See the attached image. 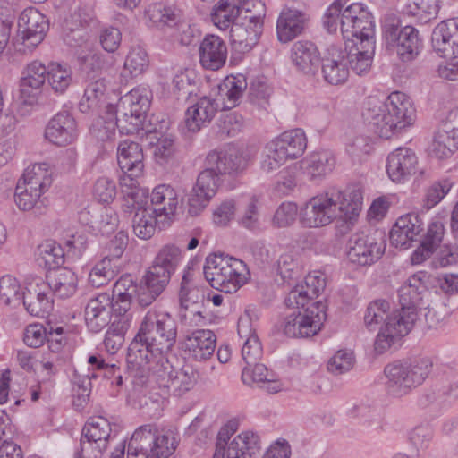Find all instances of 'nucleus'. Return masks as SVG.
<instances>
[{"mask_svg": "<svg viewBox=\"0 0 458 458\" xmlns=\"http://www.w3.org/2000/svg\"><path fill=\"white\" fill-rule=\"evenodd\" d=\"M176 337L177 323L170 313L156 308L147 311L126 356L128 369L140 380L139 384L144 385L152 377L161 386L178 395L194 386V369L189 364L175 369L166 357Z\"/></svg>", "mask_w": 458, "mask_h": 458, "instance_id": "nucleus-1", "label": "nucleus"}, {"mask_svg": "<svg viewBox=\"0 0 458 458\" xmlns=\"http://www.w3.org/2000/svg\"><path fill=\"white\" fill-rule=\"evenodd\" d=\"M363 196L359 189L347 188L336 192H322L310 198L300 214L306 228H319L336 219L352 223L362 209Z\"/></svg>", "mask_w": 458, "mask_h": 458, "instance_id": "nucleus-2", "label": "nucleus"}, {"mask_svg": "<svg viewBox=\"0 0 458 458\" xmlns=\"http://www.w3.org/2000/svg\"><path fill=\"white\" fill-rule=\"evenodd\" d=\"M362 115L379 137L389 139L412 124L415 109L407 95L394 91L386 98L369 97Z\"/></svg>", "mask_w": 458, "mask_h": 458, "instance_id": "nucleus-3", "label": "nucleus"}, {"mask_svg": "<svg viewBox=\"0 0 458 458\" xmlns=\"http://www.w3.org/2000/svg\"><path fill=\"white\" fill-rule=\"evenodd\" d=\"M177 433L155 423L138 427L128 443L127 458H168L177 447Z\"/></svg>", "mask_w": 458, "mask_h": 458, "instance_id": "nucleus-4", "label": "nucleus"}, {"mask_svg": "<svg viewBox=\"0 0 458 458\" xmlns=\"http://www.w3.org/2000/svg\"><path fill=\"white\" fill-rule=\"evenodd\" d=\"M53 183V170L47 162L30 165L18 180L14 201L21 210L41 209Z\"/></svg>", "mask_w": 458, "mask_h": 458, "instance_id": "nucleus-5", "label": "nucleus"}, {"mask_svg": "<svg viewBox=\"0 0 458 458\" xmlns=\"http://www.w3.org/2000/svg\"><path fill=\"white\" fill-rule=\"evenodd\" d=\"M203 273L211 287L225 293H236L250 278L242 260L222 253L207 257Z\"/></svg>", "mask_w": 458, "mask_h": 458, "instance_id": "nucleus-6", "label": "nucleus"}, {"mask_svg": "<svg viewBox=\"0 0 458 458\" xmlns=\"http://www.w3.org/2000/svg\"><path fill=\"white\" fill-rule=\"evenodd\" d=\"M431 366L432 363L428 358L389 363L384 369L387 393L394 397L408 394L425 381Z\"/></svg>", "mask_w": 458, "mask_h": 458, "instance_id": "nucleus-7", "label": "nucleus"}, {"mask_svg": "<svg viewBox=\"0 0 458 458\" xmlns=\"http://www.w3.org/2000/svg\"><path fill=\"white\" fill-rule=\"evenodd\" d=\"M239 423L230 420L217 433L214 458H257L260 449L259 436L251 430L242 431L234 437Z\"/></svg>", "mask_w": 458, "mask_h": 458, "instance_id": "nucleus-8", "label": "nucleus"}, {"mask_svg": "<svg viewBox=\"0 0 458 458\" xmlns=\"http://www.w3.org/2000/svg\"><path fill=\"white\" fill-rule=\"evenodd\" d=\"M150 91L139 86L121 97L115 106L107 105L108 112L119 115L121 134H134L142 129L150 106Z\"/></svg>", "mask_w": 458, "mask_h": 458, "instance_id": "nucleus-9", "label": "nucleus"}, {"mask_svg": "<svg viewBox=\"0 0 458 458\" xmlns=\"http://www.w3.org/2000/svg\"><path fill=\"white\" fill-rule=\"evenodd\" d=\"M341 34L344 46L375 44V24L370 12L361 3L347 5L342 13Z\"/></svg>", "mask_w": 458, "mask_h": 458, "instance_id": "nucleus-10", "label": "nucleus"}, {"mask_svg": "<svg viewBox=\"0 0 458 458\" xmlns=\"http://www.w3.org/2000/svg\"><path fill=\"white\" fill-rule=\"evenodd\" d=\"M383 37L386 47H394L403 62L414 60L422 49V39L412 26L400 29V21L394 16L385 18L382 25Z\"/></svg>", "mask_w": 458, "mask_h": 458, "instance_id": "nucleus-11", "label": "nucleus"}, {"mask_svg": "<svg viewBox=\"0 0 458 458\" xmlns=\"http://www.w3.org/2000/svg\"><path fill=\"white\" fill-rule=\"evenodd\" d=\"M417 319L418 312L413 308H400L391 311L377 335L374 343L376 352L382 354L398 344L411 331Z\"/></svg>", "mask_w": 458, "mask_h": 458, "instance_id": "nucleus-12", "label": "nucleus"}, {"mask_svg": "<svg viewBox=\"0 0 458 458\" xmlns=\"http://www.w3.org/2000/svg\"><path fill=\"white\" fill-rule=\"evenodd\" d=\"M386 247L382 231L356 233L346 245L345 255L349 262L357 266H370L381 259Z\"/></svg>", "mask_w": 458, "mask_h": 458, "instance_id": "nucleus-13", "label": "nucleus"}, {"mask_svg": "<svg viewBox=\"0 0 458 458\" xmlns=\"http://www.w3.org/2000/svg\"><path fill=\"white\" fill-rule=\"evenodd\" d=\"M48 29L45 15L34 7L24 9L18 20L16 46L20 52H31L39 45Z\"/></svg>", "mask_w": 458, "mask_h": 458, "instance_id": "nucleus-14", "label": "nucleus"}, {"mask_svg": "<svg viewBox=\"0 0 458 458\" xmlns=\"http://www.w3.org/2000/svg\"><path fill=\"white\" fill-rule=\"evenodd\" d=\"M111 434L109 421L102 416H94L89 419L82 428L81 437V453H91L93 458L101 457L107 447Z\"/></svg>", "mask_w": 458, "mask_h": 458, "instance_id": "nucleus-15", "label": "nucleus"}, {"mask_svg": "<svg viewBox=\"0 0 458 458\" xmlns=\"http://www.w3.org/2000/svg\"><path fill=\"white\" fill-rule=\"evenodd\" d=\"M21 301L32 316L44 317L53 309L50 286L40 277L28 279L22 291Z\"/></svg>", "mask_w": 458, "mask_h": 458, "instance_id": "nucleus-16", "label": "nucleus"}, {"mask_svg": "<svg viewBox=\"0 0 458 458\" xmlns=\"http://www.w3.org/2000/svg\"><path fill=\"white\" fill-rule=\"evenodd\" d=\"M221 182V178L216 174L204 169L199 174L189 195L188 213L192 216L199 215L216 196Z\"/></svg>", "mask_w": 458, "mask_h": 458, "instance_id": "nucleus-17", "label": "nucleus"}, {"mask_svg": "<svg viewBox=\"0 0 458 458\" xmlns=\"http://www.w3.org/2000/svg\"><path fill=\"white\" fill-rule=\"evenodd\" d=\"M249 160L242 157L233 146L210 151L206 157L207 169L219 177L225 174H236L244 171Z\"/></svg>", "mask_w": 458, "mask_h": 458, "instance_id": "nucleus-18", "label": "nucleus"}, {"mask_svg": "<svg viewBox=\"0 0 458 458\" xmlns=\"http://www.w3.org/2000/svg\"><path fill=\"white\" fill-rule=\"evenodd\" d=\"M148 197H149L150 204L146 202L145 206L156 216L164 217L165 220H172L182 203L178 191L167 183L155 186L152 191L148 192Z\"/></svg>", "mask_w": 458, "mask_h": 458, "instance_id": "nucleus-19", "label": "nucleus"}, {"mask_svg": "<svg viewBox=\"0 0 458 458\" xmlns=\"http://www.w3.org/2000/svg\"><path fill=\"white\" fill-rule=\"evenodd\" d=\"M264 21L259 17L240 18L230 30L231 43L241 53L250 52L259 42L263 31Z\"/></svg>", "mask_w": 458, "mask_h": 458, "instance_id": "nucleus-20", "label": "nucleus"}, {"mask_svg": "<svg viewBox=\"0 0 458 458\" xmlns=\"http://www.w3.org/2000/svg\"><path fill=\"white\" fill-rule=\"evenodd\" d=\"M418 157L409 148H397L389 153L386 158V169L391 181L403 183L415 174Z\"/></svg>", "mask_w": 458, "mask_h": 458, "instance_id": "nucleus-21", "label": "nucleus"}, {"mask_svg": "<svg viewBox=\"0 0 458 458\" xmlns=\"http://www.w3.org/2000/svg\"><path fill=\"white\" fill-rule=\"evenodd\" d=\"M346 50L341 47L329 46L321 57V72L327 83L331 85H341L349 77V66L347 64Z\"/></svg>", "mask_w": 458, "mask_h": 458, "instance_id": "nucleus-22", "label": "nucleus"}, {"mask_svg": "<svg viewBox=\"0 0 458 458\" xmlns=\"http://www.w3.org/2000/svg\"><path fill=\"white\" fill-rule=\"evenodd\" d=\"M44 137L51 144L60 147L73 143L78 137L75 119L68 112L57 113L47 123Z\"/></svg>", "mask_w": 458, "mask_h": 458, "instance_id": "nucleus-23", "label": "nucleus"}, {"mask_svg": "<svg viewBox=\"0 0 458 458\" xmlns=\"http://www.w3.org/2000/svg\"><path fill=\"white\" fill-rule=\"evenodd\" d=\"M423 221L414 212L399 216L390 232L391 243L396 248L409 249L423 230Z\"/></svg>", "mask_w": 458, "mask_h": 458, "instance_id": "nucleus-24", "label": "nucleus"}, {"mask_svg": "<svg viewBox=\"0 0 458 458\" xmlns=\"http://www.w3.org/2000/svg\"><path fill=\"white\" fill-rule=\"evenodd\" d=\"M326 278L319 271L309 273L301 284L295 285L287 294L284 302L287 307H305L310 301L318 297L325 290Z\"/></svg>", "mask_w": 458, "mask_h": 458, "instance_id": "nucleus-25", "label": "nucleus"}, {"mask_svg": "<svg viewBox=\"0 0 458 458\" xmlns=\"http://www.w3.org/2000/svg\"><path fill=\"white\" fill-rule=\"evenodd\" d=\"M47 77V67L38 61L29 64L22 71L20 82L21 98L28 105L38 102Z\"/></svg>", "mask_w": 458, "mask_h": 458, "instance_id": "nucleus-26", "label": "nucleus"}, {"mask_svg": "<svg viewBox=\"0 0 458 458\" xmlns=\"http://www.w3.org/2000/svg\"><path fill=\"white\" fill-rule=\"evenodd\" d=\"M432 47L441 57L458 55V18L438 23L431 36Z\"/></svg>", "mask_w": 458, "mask_h": 458, "instance_id": "nucleus-27", "label": "nucleus"}, {"mask_svg": "<svg viewBox=\"0 0 458 458\" xmlns=\"http://www.w3.org/2000/svg\"><path fill=\"white\" fill-rule=\"evenodd\" d=\"M216 335L209 329H194L183 341L184 352L196 361L209 360L216 350Z\"/></svg>", "mask_w": 458, "mask_h": 458, "instance_id": "nucleus-28", "label": "nucleus"}, {"mask_svg": "<svg viewBox=\"0 0 458 458\" xmlns=\"http://www.w3.org/2000/svg\"><path fill=\"white\" fill-rule=\"evenodd\" d=\"M114 300L109 293H98L90 298L85 308V320L93 332H99L111 321Z\"/></svg>", "mask_w": 458, "mask_h": 458, "instance_id": "nucleus-29", "label": "nucleus"}, {"mask_svg": "<svg viewBox=\"0 0 458 458\" xmlns=\"http://www.w3.org/2000/svg\"><path fill=\"white\" fill-rule=\"evenodd\" d=\"M199 63L203 68L217 71L227 59V46L218 36L209 34L202 39L199 47Z\"/></svg>", "mask_w": 458, "mask_h": 458, "instance_id": "nucleus-30", "label": "nucleus"}, {"mask_svg": "<svg viewBox=\"0 0 458 458\" xmlns=\"http://www.w3.org/2000/svg\"><path fill=\"white\" fill-rule=\"evenodd\" d=\"M290 58L295 69L304 74H315L321 59L316 45L308 40L294 42L290 50Z\"/></svg>", "mask_w": 458, "mask_h": 458, "instance_id": "nucleus-31", "label": "nucleus"}, {"mask_svg": "<svg viewBox=\"0 0 458 458\" xmlns=\"http://www.w3.org/2000/svg\"><path fill=\"white\" fill-rule=\"evenodd\" d=\"M308 18L297 9H283L276 21V35L281 43L294 39L303 31Z\"/></svg>", "mask_w": 458, "mask_h": 458, "instance_id": "nucleus-32", "label": "nucleus"}, {"mask_svg": "<svg viewBox=\"0 0 458 458\" xmlns=\"http://www.w3.org/2000/svg\"><path fill=\"white\" fill-rule=\"evenodd\" d=\"M219 105L216 99L203 97L194 105L188 107L185 113V124L189 131H198L207 123H209Z\"/></svg>", "mask_w": 458, "mask_h": 458, "instance_id": "nucleus-33", "label": "nucleus"}, {"mask_svg": "<svg viewBox=\"0 0 458 458\" xmlns=\"http://www.w3.org/2000/svg\"><path fill=\"white\" fill-rule=\"evenodd\" d=\"M335 157L327 150L315 151L301 160V169L310 180L325 177L335 166Z\"/></svg>", "mask_w": 458, "mask_h": 458, "instance_id": "nucleus-34", "label": "nucleus"}, {"mask_svg": "<svg viewBox=\"0 0 458 458\" xmlns=\"http://www.w3.org/2000/svg\"><path fill=\"white\" fill-rule=\"evenodd\" d=\"M242 379L245 385L253 383L260 385V387L270 394L278 393L283 389V384L276 375L267 368L256 362L252 366L246 365L242 372Z\"/></svg>", "mask_w": 458, "mask_h": 458, "instance_id": "nucleus-35", "label": "nucleus"}, {"mask_svg": "<svg viewBox=\"0 0 458 458\" xmlns=\"http://www.w3.org/2000/svg\"><path fill=\"white\" fill-rule=\"evenodd\" d=\"M425 277V273H416L411 276L399 288L398 296L401 308H413L417 310V306L422 300L423 294L427 292Z\"/></svg>", "mask_w": 458, "mask_h": 458, "instance_id": "nucleus-36", "label": "nucleus"}, {"mask_svg": "<svg viewBox=\"0 0 458 458\" xmlns=\"http://www.w3.org/2000/svg\"><path fill=\"white\" fill-rule=\"evenodd\" d=\"M344 50H346L345 56L349 70L352 69L358 75L369 72L374 55V43L367 42L366 45L347 44Z\"/></svg>", "mask_w": 458, "mask_h": 458, "instance_id": "nucleus-37", "label": "nucleus"}, {"mask_svg": "<svg viewBox=\"0 0 458 458\" xmlns=\"http://www.w3.org/2000/svg\"><path fill=\"white\" fill-rule=\"evenodd\" d=\"M117 160L122 171H131L132 175H141L144 169L143 152L140 145L125 140L117 148Z\"/></svg>", "mask_w": 458, "mask_h": 458, "instance_id": "nucleus-38", "label": "nucleus"}, {"mask_svg": "<svg viewBox=\"0 0 458 458\" xmlns=\"http://www.w3.org/2000/svg\"><path fill=\"white\" fill-rule=\"evenodd\" d=\"M80 220L103 235L114 232L118 225V216L111 207L101 208L96 215H90L89 210L84 209L80 213Z\"/></svg>", "mask_w": 458, "mask_h": 458, "instance_id": "nucleus-39", "label": "nucleus"}, {"mask_svg": "<svg viewBox=\"0 0 458 458\" xmlns=\"http://www.w3.org/2000/svg\"><path fill=\"white\" fill-rule=\"evenodd\" d=\"M106 83L103 79L89 81L79 102L80 111L85 114L98 113L102 106L105 105L106 107L109 104L106 103Z\"/></svg>", "mask_w": 458, "mask_h": 458, "instance_id": "nucleus-40", "label": "nucleus"}, {"mask_svg": "<svg viewBox=\"0 0 458 458\" xmlns=\"http://www.w3.org/2000/svg\"><path fill=\"white\" fill-rule=\"evenodd\" d=\"M301 308L304 338L314 336L321 330L327 319V304L322 301H317L306 308Z\"/></svg>", "mask_w": 458, "mask_h": 458, "instance_id": "nucleus-41", "label": "nucleus"}, {"mask_svg": "<svg viewBox=\"0 0 458 458\" xmlns=\"http://www.w3.org/2000/svg\"><path fill=\"white\" fill-rule=\"evenodd\" d=\"M274 140L291 160L301 157L307 148V136L301 128L285 131Z\"/></svg>", "mask_w": 458, "mask_h": 458, "instance_id": "nucleus-42", "label": "nucleus"}, {"mask_svg": "<svg viewBox=\"0 0 458 458\" xmlns=\"http://www.w3.org/2000/svg\"><path fill=\"white\" fill-rule=\"evenodd\" d=\"M47 81L55 94L62 95L72 84V70L65 63L51 62L47 65Z\"/></svg>", "mask_w": 458, "mask_h": 458, "instance_id": "nucleus-43", "label": "nucleus"}, {"mask_svg": "<svg viewBox=\"0 0 458 458\" xmlns=\"http://www.w3.org/2000/svg\"><path fill=\"white\" fill-rule=\"evenodd\" d=\"M145 16L150 25L157 29L174 26L179 18L178 10L164 3L150 4L145 10Z\"/></svg>", "mask_w": 458, "mask_h": 458, "instance_id": "nucleus-44", "label": "nucleus"}, {"mask_svg": "<svg viewBox=\"0 0 458 458\" xmlns=\"http://www.w3.org/2000/svg\"><path fill=\"white\" fill-rule=\"evenodd\" d=\"M246 78L239 74L237 76H227L219 85V92L223 97V109H231L236 106L247 88Z\"/></svg>", "mask_w": 458, "mask_h": 458, "instance_id": "nucleus-45", "label": "nucleus"}, {"mask_svg": "<svg viewBox=\"0 0 458 458\" xmlns=\"http://www.w3.org/2000/svg\"><path fill=\"white\" fill-rule=\"evenodd\" d=\"M47 284L56 296L69 298L76 292L78 278L72 270L63 267L53 273Z\"/></svg>", "mask_w": 458, "mask_h": 458, "instance_id": "nucleus-46", "label": "nucleus"}, {"mask_svg": "<svg viewBox=\"0 0 458 458\" xmlns=\"http://www.w3.org/2000/svg\"><path fill=\"white\" fill-rule=\"evenodd\" d=\"M132 220L134 234L141 240L150 239L156 232L157 216L142 203L136 206Z\"/></svg>", "mask_w": 458, "mask_h": 458, "instance_id": "nucleus-47", "label": "nucleus"}, {"mask_svg": "<svg viewBox=\"0 0 458 458\" xmlns=\"http://www.w3.org/2000/svg\"><path fill=\"white\" fill-rule=\"evenodd\" d=\"M92 10L89 8L82 14L80 11L75 12L70 20L64 22V30H67L64 36V41L72 46H80L85 41L86 32L82 27L91 19Z\"/></svg>", "mask_w": 458, "mask_h": 458, "instance_id": "nucleus-48", "label": "nucleus"}, {"mask_svg": "<svg viewBox=\"0 0 458 458\" xmlns=\"http://www.w3.org/2000/svg\"><path fill=\"white\" fill-rule=\"evenodd\" d=\"M123 172L124 174L120 177L121 193L128 207L136 208L142 203V198L148 196V191L139 187L138 178L140 175H132L131 171Z\"/></svg>", "mask_w": 458, "mask_h": 458, "instance_id": "nucleus-49", "label": "nucleus"}, {"mask_svg": "<svg viewBox=\"0 0 458 458\" xmlns=\"http://www.w3.org/2000/svg\"><path fill=\"white\" fill-rule=\"evenodd\" d=\"M438 10V0H408L403 13L420 23H427L437 17Z\"/></svg>", "mask_w": 458, "mask_h": 458, "instance_id": "nucleus-50", "label": "nucleus"}, {"mask_svg": "<svg viewBox=\"0 0 458 458\" xmlns=\"http://www.w3.org/2000/svg\"><path fill=\"white\" fill-rule=\"evenodd\" d=\"M291 160L273 139L266 144L259 161L260 169L266 174H271Z\"/></svg>", "mask_w": 458, "mask_h": 458, "instance_id": "nucleus-51", "label": "nucleus"}, {"mask_svg": "<svg viewBox=\"0 0 458 458\" xmlns=\"http://www.w3.org/2000/svg\"><path fill=\"white\" fill-rule=\"evenodd\" d=\"M458 148V140L442 124L429 146L431 156L442 159L450 157Z\"/></svg>", "mask_w": 458, "mask_h": 458, "instance_id": "nucleus-52", "label": "nucleus"}, {"mask_svg": "<svg viewBox=\"0 0 458 458\" xmlns=\"http://www.w3.org/2000/svg\"><path fill=\"white\" fill-rule=\"evenodd\" d=\"M241 18V10L235 4H230L225 0H220L214 7L211 14L213 23L222 30L232 28Z\"/></svg>", "mask_w": 458, "mask_h": 458, "instance_id": "nucleus-53", "label": "nucleus"}, {"mask_svg": "<svg viewBox=\"0 0 458 458\" xmlns=\"http://www.w3.org/2000/svg\"><path fill=\"white\" fill-rule=\"evenodd\" d=\"M106 118L100 115L93 123L90 127V132L98 140L107 141L112 140L115 135V129L118 128L120 131L119 115L114 112L107 111V106H106Z\"/></svg>", "mask_w": 458, "mask_h": 458, "instance_id": "nucleus-54", "label": "nucleus"}, {"mask_svg": "<svg viewBox=\"0 0 458 458\" xmlns=\"http://www.w3.org/2000/svg\"><path fill=\"white\" fill-rule=\"evenodd\" d=\"M148 56L144 48L140 46L131 47L124 64L122 76L137 77L148 67Z\"/></svg>", "mask_w": 458, "mask_h": 458, "instance_id": "nucleus-55", "label": "nucleus"}, {"mask_svg": "<svg viewBox=\"0 0 458 458\" xmlns=\"http://www.w3.org/2000/svg\"><path fill=\"white\" fill-rule=\"evenodd\" d=\"M137 282L131 275L122 276L114 284L112 298L116 305L131 308L137 295Z\"/></svg>", "mask_w": 458, "mask_h": 458, "instance_id": "nucleus-56", "label": "nucleus"}, {"mask_svg": "<svg viewBox=\"0 0 458 458\" xmlns=\"http://www.w3.org/2000/svg\"><path fill=\"white\" fill-rule=\"evenodd\" d=\"M38 261L47 269L59 267L64 262V251L60 244L53 240H46L38 248Z\"/></svg>", "mask_w": 458, "mask_h": 458, "instance_id": "nucleus-57", "label": "nucleus"}, {"mask_svg": "<svg viewBox=\"0 0 458 458\" xmlns=\"http://www.w3.org/2000/svg\"><path fill=\"white\" fill-rule=\"evenodd\" d=\"M277 271L281 278L289 284L299 279L302 268L297 253L293 250L282 253L277 259Z\"/></svg>", "mask_w": 458, "mask_h": 458, "instance_id": "nucleus-58", "label": "nucleus"}, {"mask_svg": "<svg viewBox=\"0 0 458 458\" xmlns=\"http://www.w3.org/2000/svg\"><path fill=\"white\" fill-rule=\"evenodd\" d=\"M181 259V250L174 245L167 244L159 250L152 264L172 276L175 272Z\"/></svg>", "mask_w": 458, "mask_h": 458, "instance_id": "nucleus-59", "label": "nucleus"}, {"mask_svg": "<svg viewBox=\"0 0 458 458\" xmlns=\"http://www.w3.org/2000/svg\"><path fill=\"white\" fill-rule=\"evenodd\" d=\"M390 313V303L386 300L371 301L364 313V325L369 330H375Z\"/></svg>", "mask_w": 458, "mask_h": 458, "instance_id": "nucleus-60", "label": "nucleus"}, {"mask_svg": "<svg viewBox=\"0 0 458 458\" xmlns=\"http://www.w3.org/2000/svg\"><path fill=\"white\" fill-rule=\"evenodd\" d=\"M190 271L184 273L180 288V309L198 308L202 300V291L190 281Z\"/></svg>", "mask_w": 458, "mask_h": 458, "instance_id": "nucleus-61", "label": "nucleus"}, {"mask_svg": "<svg viewBox=\"0 0 458 458\" xmlns=\"http://www.w3.org/2000/svg\"><path fill=\"white\" fill-rule=\"evenodd\" d=\"M115 274L116 267L113 265L112 259L106 257L93 267L89 280L93 286L100 287L112 280Z\"/></svg>", "mask_w": 458, "mask_h": 458, "instance_id": "nucleus-62", "label": "nucleus"}, {"mask_svg": "<svg viewBox=\"0 0 458 458\" xmlns=\"http://www.w3.org/2000/svg\"><path fill=\"white\" fill-rule=\"evenodd\" d=\"M18 280L12 276L0 279V299L6 305L17 306L21 302L22 293Z\"/></svg>", "mask_w": 458, "mask_h": 458, "instance_id": "nucleus-63", "label": "nucleus"}, {"mask_svg": "<svg viewBox=\"0 0 458 458\" xmlns=\"http://www.w3.org/2000/svg\"><path fill=\"white\" fill-rule=\"evenodd\" d=\"M133 324V313L131 308L113 303L111 325L109 329L125 335Z\"/></svg>", "mask_w": 458, "mask_h": 458, "instance_id": "nucleus-64", "label": "nucleus"}]
</instances>
